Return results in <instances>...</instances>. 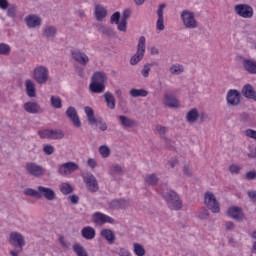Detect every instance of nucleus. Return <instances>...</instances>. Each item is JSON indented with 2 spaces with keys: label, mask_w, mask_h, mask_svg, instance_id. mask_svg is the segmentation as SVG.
Segmentation results:
<instances>
[{
  "label": "nucleus",
  "mask_w": 256,
  "mask_h": 256,
  "mask_svg": "<svg viewBox=\"0 0 256 256\" xmlns=\"http://www.w3.org/2000/svg\"><path fill=\"white\" fill-rule=\"evenodd\" d=\"M95 17L97 21H101L107 17V9L100 4L95 6Z\"/></svg>",
  "instance_id": "29"
},
{
  "label": "nucleus",
  "mask_w": 256,
  "mask_h": 256,
  "mask_svg": "<svg viewBox=\"0 0 256 256\" xmlns=\"http://www.w3.org/2000/svg\"><path fill=\"white\" fill-rule=\"evenodd\" d=\"M92 221L96 225H104V223H110V224L115 223V220L112 217L101 212H95L92 215Z\"/></svg>",
  "instance_id": "13"
},
{
  "label": "nucleus",
  "mask_w": 256,
  "mask_h": 256,
  "mask_svg": "<svg viewBox=\"0 0 256 256\" xmlns=\"http://www.w3.org/2000/svg\"><path fill=\"white\" fill-rule=\"evenodd\" d=\"M99 153L104 159H107V157L111 155V149H109L106 145H102L99 148Z\"/></svg>",
  "instance_id": "43"
},
{
  "label": "nucleus",
  "mask_w": 256,
  "mask_h": 256,
  "mask_svg": "<svg viewBox=\"0 0 256 256\" xmlns=\"http://www.w3.org/2000/svg\"><path fill=\"white\" fill-rule=\"evenodd\" d=\"M26 95L30 98L37 97V89L35 88V82L31 79L25 81Z\"/></svg>",
  "instance_id": "24"
},
{
  "label": "nucleus",
  "mask_w": 256,
  "mask_h": 256,
  "mask_svg": "<svg viewBox=\"0 0 256 256\" xmlns=\"http://www.w3.org/2000/svg\"><path fill=\"white\" fill-rule=\"evenodd\" d=\"M72 249L77 256H89V253H87V250H85V247H83L79 243H74L72 246Z\"/></svg>",
  "instance_id": "33"
},
{
  "label": "nucleus",
  "mask_w": 256,
  "mask_h": 256,
  "mask_svg": "<svg viewBox=\"0 0 256 256\" xmlns=\"http://www.w3.org/2000/svg\"><path fill=\"white\" fill-rule=\"evenodd\" d=\"M245 179L247 181H253L254 179H256V171L252 170V171L247 172L245 174Z\"/></svg>",
  "instance_id": "54"
},
{
  "label": "nucleus",
  "mask_w": 256,
  "mask_h": 256,
  "mask_svg": "<svg viewBox=\"0 0 256 256\" xmlns=\"http://www.w3.org/2000/svg\"><path fill=\"white\" fill-rule=\"evenodd\" d=\"M43 35L46 39H51V37H55L57 35V28L54 26H48L43 30Z\"/></svg>",
  "instance_id": "37"
},
{
  "label": "nucleus",
  "mask_w": 256,
  "mask_h": 256,
  "mask_svg": "<svg viewBox=\"0 0 256 256\" xmlns=\"http://www.w3.org/2000/svg\"><path fill=\"white\" fill-rule=\"evenodd\" d=\"M123 172V168L116 164L113 168L110 169V175H120Z\"/></svg>",
  "instance_id": "51"
},
{
  "label": "nucleus",
  "mask_w": 256,
  "mask_h": 256,
  "mask_svg": "<svg viewBox=\"0 0 256 256\" xmlns=\"http://www.w3.org/2000/svg\"><path fill=\"white\" fill-rule=\"evenodd\" d=\"M43 151L45 155H53V153H55V147H53L51 144H46L43 147Z\"/></svg>",
  "instance_id": "49"
},
{
  "label": "nucleus",
  "mask_w": 256,
  "mask_h": 256,
  "mask_svg": "<svg viewBox=\"0 0 256 256\" xmlns=\"http://www.w3.org/2000/svg\"><path fill=\"white\" fill-rule=\"evenodd\" d=\"M118 255H120V256H129V255H131V253L126 248H120L119 252H118Z\"/></svg>",
  "instance_id": "61"
},
{
  "label": "nucleus",
  "mask_w": 256,
  "mask_h": 256,
  "mask_svg": "<svg viewBox=\"0 0 256 256\" xmlns=\"http://www.w3.org/2000/svg\"><path fill=\"white\" fill-rule=\"evenodd\" d=\"M23 109L26 111V113H31L32 115L43 113V109L36 102H25L23 104Z\"/></svg>",
  "instance_id": "18"
},
{
  "label": "nucleus",
  "mask_w": 256,
  "mask_h": 256,
  "mask_svg": "<svg viewBox=\"0 0 256 256\" xmlns=\"http://www.w3.org/2000/svg\"><path fill=\"white\" fill-rule=\"evenodd\" d=\"M179 163V160L177 158H172L168 161V165H170L171 169H175V165Z\"/></svg>",
  "instance_id": "62"
},
{
  "label": "nucleus",
  "mask_w": 256,
  "mask_h": 256,
  "mask_svg": "<svg viewBox=\"0 0 256 256\" xmlns=\"http://www.w3.org/2000/svg\"><path fill=\"white\" fill-rule=\"evenodd\" d=\"M129 17H131V10L125 9V10L123 11V13H122L121 19H122L123 21H127V19H129Z\"/></svg>",
  "instance_id": "56"
},
{
  "label": "nucleus",
  "mask_w": 256,
  "mask_h": 256,
  "mask_svg": "<svg viewBox=\"0 0 256 256\" xmlns=\"http://www.w3.org/2000/svg\"><path fill=\"white\" fill-rule=\"evenodd\" d=\"M8 243L11 245V247H14V249L9 251V254L11 256H21V253H23V248L26 245L25 242V236L17 231H12L9 234Z\"/></svg>",
  "instance_id": "1"
},
{
  "label": "nucleus",
  "mask_w": 256,
  "mask_h": 256,
  "mask_svg": "<svg viewBox=\"0 0 256 256\" xmlns=\"http://www.w3.org/2000/svg\"><path fill=\"white\" fill-rule=\"evenodd\" d=\"M242 95L243 97H245V99H251L256 103V91L253 85L251 84L244 85L242 88Z\"/></svg>",
  "instance_id": "21"
},
{
  "label": "nucleus",
  "mask_w": 256,
  "mask_h": 256,
  "mask_svg": "<svg viewBox=\"0 0 256 256\" xmlns=\"http://www.w3.org/2000/svg\"><path fill=\"white\" fill-rule=\"evenodd\" d=\"M117 29L118 31H122L125 33V31H127V20H120V22H118L117 24Z\"/></svg>",
  "instance_id": "53"
},
{
  "label": "nucleus",
  "mask_w": 256,
  "mask_h": 256,
  "mask_svg": "<svg viewBox=\"0 0 256 256\" xmlns=\"http://www.w3.org/2000/svg\"><path fill=\"white\" fill-rule=\"evenodd\" d=\"M226 101L231 107L241 105V92L237 89H230L226 95Z\"/></svg>",
  "instance_id": "10"
},
{
  "label": "nucleus",
  "mask_w": 256,
  "mask_h": 256,
  "mask_svg": "<svg viewBox=\"0 0 256 256\" xmlns=\"http://www.w3.org/2000/svg\"><path fill=\"white\" fill-rule=\"evenodd\" d=\"M71 57L76 61V63H79L80 65H83L84 67L89 63V56L87 54L81 52L79 49H75L71 51Z\"/></svg>",
  "instance_id": "16"
},
{
  "label": "nucleus",
  "mask_w": 256,
  "mask_h": 256,
  "mask_svg": "<svg viewBox=\"0 0 256 256\" xmlns=\"http://www.w3.org/2000/svg\"><path fill=\"white\" fill-rule=\"evenodd\" d=\"M81 235L83 239L91 241L92 239H95V235H97V232L95 231V228L91 226H86L81 230Z\"/></svg>",
  "instance_id": "23"
},
{
  "label": "nucleus",
  "mask_w": 256,
  "mask_h": 256,
  "mask_svg": "<svg viewBox=\"0 0 256 256\" xmlns=\"http://www.w3.org/2000/svg\"><path fill=\"white\" fill-rule=\"evenodd\" d=\"M84 182L91 193L99 191V183H97V178L92 173L88 172L84 175Z\"/></svg>",
  "instance_id": "12"
},
{
  "label": "nucleus",
  "mask_w": 256,
  "mask_h": 256,
  "mask_svg": "<svg viewBox=\"0 0 256 256\" xmlns=\"http://www.w3.org/2000/svg\"><path fill=\"white\" fill-rule=\"evenodd\" d=\"M162 197L166 201V204L169 209L173 211H181L183 209V202L181 197L174 190H163Z\"/></svg>",
  "instance_id": "2"
},
{
  "label": "nucleus",
  "mask_w": 256,
  "mask_h": 256,
  "mask_svg": "<svg viewBox=\"0 0 256 256\" xmlns=\"http://www.w3.org/2000/svg\"><path fill=\"white\" fill-rule=\"evenodd\" d=\"M151 72V68L147 66L146 64L143 66V69L141 70V75L147 79L149 77V73Z\"/></svg>",
  "instance_id": "55"
},
{
  "label": "nucleus",
  "mask_w": 256,
  "mask_h": 256,
  "mask_svg": "<svg viewBox=\"0 0 256 256\" xmlns=\"http://www.w3.org/2000/svg\"><path fill=\"white\" fill-rule=\"evenodd\" d=\"M107 107L109 109H115V96L111 92H106L103 94Z\"/></svg>",
  "instance_id": "32"
},
{
  "label": "nucleus",
  "mask_w": 256,
  "mask_h": 256,
  "mask_svg": "<svg viewBox=\"0 0 256 256\" xmlns=\"http://www.w3.org/2000/svg\"><path fill=\"white\" fill-rule=\"evenodd\" d=\"M77 169H79V165L77 163L66 162L59 167L58 173L60 175H71V173H75Z\"/></svg>",
  "instance_id": "15"
},
{
  "label": "nucleus",
  "mask_w": 256,
  "mask_h": 256,
  "mask_svg": "<svg viewBox=\"0 0 256 256\" xmlns=\"http://www.w3.org/2000/svg\"><path fill=\"white\" fill-rule=\"evenodd\" d=\"M11 53V46L9 44L0 43V55H10Z\"/></svg>",
  "instance_id": "42"
},
{
  "label": "nucleus",
  "mask_w": 256,
  "mask_h": 256,
  "mask_svg": "<svg viewBox=\"0 0 256 256\" xmlns=\"http://www.w3.org/2000/svg\"><path fill=\"white\" fill-rule=\"evenodd\" d=\"M63 137H65V134L61 129H57V130L50 129L51 140L63 139Z\"/></svg>",
  "instance_id": "38"
},
{
  "label": "nucleus",
  "mask_w": 256,
  "mask_h": 256,
  "mask_svg": "<svg viewBox=\"0 0 256 256\" xmlns=\"http://www.w3.org/2000/svg\"><path fill=\"white\" fill-rule=\"evenodd\" d=\"M183 173L184 175H187V177H191L193 175V173L191 172V168H189V166L187 165H184Z\"/></svg>",
  "instance_id": "60"
},
{
  "label": "nucleus",
  "mask_w": 256,
  "mask_h": 256,
  "mask_svg": "<svg viewBox=\"0 0 256 256\" xmlns=\"http://www.w3.org/2000/svg\"><path fill=\"white\" fill-rule=\"evenodd\" d=\"M143 57H145V52L142 50H137V52L131 57L130 65H137Z\"/></svg>",
  "instance_id": "35"
},
{
  "label": "nucleus",
  "mask_w": 256,
  "mask_h": 256,
  "mask_svg": "<svg viewBox=\"0 0 256 256\" xmlns=\"http://www.w3.org/2000/svg\"><path fill=\"white\" fill-rule=\"evenodd\" d=\"M234 11L243 19H251L253 17V7L249 4H238L234 6Z\"/></svg>",
  "instance_id": "8"
},
{
  "label": "nucleus",
  "mask_w": 256,
  "mask_h": 256,
  "mask_svg": "<svg viewBox=\"0 0 256 256\" xmlns=\"http://www.w3.org/2000/svg\"><path fill=\"white\" fill-rule=\"evenodd\" d=\"M33 79L38 85H45L49 81V70L43 65H37L33 71Z\"/></svg>",
  "instance_id": "6"
},
{
  "label": "nucleus",
  "mask_w": 256,
  "mask_h": 256,
  "mask_svg": "<svg viewBox=\"0 0 256 256\" xmlns=\"http://www.w3.org/2000/svg\"><path fill=\"white\" fill-rule=\"evenodd\" d=\"M228 217L231 219H235V221H243L245 219V213H243V209L239 206L229 207L227 210Z\"/></svg>",
  "instance_id": "14"
},
{
  "label": "nucleus",
  "mask_w": 256,
  "mask_h": 256,
  "mask_svg": "<svg viewBox=\"0 0 256 256\" xmlns=\"http://www.w3.org/2000/svg\"><path fill=\"white\" fill-rule=\"evenodd\" d=\"M170 73L172 75H181V73H183V66L182 65H172L170 68Z\"/></svg>",
  "instance_id": "45"
},
{
  "label": "nucleus",
  "mask_w": 256,
  "mask_h": 256,
  "mask_svg": "<svg viewBox=\"0 0 256 256\" xmlns=\"http://www.w3.org/2000/svg\"><path fill=\"white\" fill-rule=\"evenodd\" d=\"M229 171L232 175H239V173H241V167L236 164H231L229 166Z\"/></svg>",
  "instance_id": "48"
},
{
  "label": "nucleus",
  "mask_w": 256,
  "mask_h": 256,
  "mask_svg": "<svg viewBox=\"0 0 256 256\" xmlns=\"http://www.w3.org/2000/svg\"><path fill=\"white\" fill-rule=\"evenodd\" d=\"M247 195L251 199L252 203H256V191H248Z\"/></svg>",
  "instance_id": "59"
},
{
  "label": "nucleus",
  "mask_w": 256,
  "mask_h": 256,
  "mask_svg": "<svg viewBox=\"0 0 256 256\" xmlns=\"http://www.w3.org/2000/svg\"><path fill=\"white\" fill-rule=\"evenodd\" d=\"M46 199V201H55L57 194L53 188H47L45 186H38V199Z\"/></svg>",
  "instance_id": "11"
},
{
  "label": "nucleus",
  "mask_w": 256,
  "mask_h": 256,
  "mask_svg": "<svg viewBox=\"0 0 256 256\" xmlns=\"http://www.w3.org/2000/svg\"><path fill=\"white\" fill-rule=\"evenodd\" d=\"M66 116L72 121L74 127H81V120L79 119V115L77 114L75 107L69 106L66 110Z\"/></svg>",
  "instance_id": "17"
},
{
  "label": "nucleus",
  "mask_w": 256,
  "mask_h": 256,
  "mask_svg": "<svg viewBox=\"0 0 256 256\" xmlns=\"http://www.w3.org/2000/svg\"><path fill=\"white\" fill-rule=\"evenodd\" d=\"M84 111L89 125H96V127H99L100 131H107V123L105 120H103V118L97 119L95 117V110H93V108L86 106Z\"/></svg>",
  "instance_id": "4"
},
{
  "label": "nucleus",
  "mask_w": 256,
  "mask_h": 256,
  "mask_svg": "<svg viewBox=\"0 0 256 256\" xmlns=\"http://www.w3.org/2000/svg\"><path fill=\"white\" fill-rule=\"evenodd\" d=\"M38 135L40 139H51V129L39 130Z\"/></svg>",
  "instance_id": "46"
},
{
  "label": "nucleus",
  "mask_w": 256,
  "mask_h": 256,
  "mask_svg": "<svg viewBox=\"0 0 256 256\" xmlns=\"http://www.w3.org/2000/svg\"><path fill=\"white\" fill-rule=\"evenodd\" d=\"M144 183H146V185L149 187H155L159 183V177L155 173L146 174L144 177Z\"/></svg>",
  "instance_id": "25"
},
{
  "label": "nucleus",
  "mask_w": 256,
  "mask_h": 256,
  "mask_svg": "<svg viewBox=\"0 0 256 256\" xmlns=\"http://www.w3.org/2000/svg\"><path fill=\"white\" fill-rule=\"evenodd\" d=\"M119 121L122 127H135V125H137V121H135V119H131L125 115H120Z\"/></svg>",
  "instance_id": "31"
},
{
  "label": "nucleus",
  "mask_w": 256,
  "mask_h": 256,
  "mask_svg": "<svg viewBox=\"0 0 256 256\" xmlns=\"http://www.w3.org/2000/svg\"><path fill=\"white\" fill-rule=\"evenodd\" d=\"M134 247V253L137 256H145V247H143V245L139 244V243H134L133 244Z\"/></svg>",
  "instance_id": "41"
},
{
  "label": "nucleus",
  "mask_w": 256,
  "mask_h": 256,
  "mask_svg": "<svg viewBox=\"0 0 256 256\" xmlns=\"http://www.w3.org/2000/svg\"><path fill=\"white\" fill-rule=\"evenodd\" d=\"M61 103H62L61 98L51 96V105H52V107H54L55 109H61V107H62Z\"/></svg>",
  "instance_id": "44"
},
{
  "label": "nucleus",
  "mask_w": 256,
  "mask_h": 256,
  "mask_svg": "<svg viewBox=\"0 0 256 256\" xmlns=\"http://www.w3.org/2000/svg\"><path fill=\"white\" fill-rule=\"evenodd\" d=\"M60 192L62 195H71V193H73V187L69 183H62L60 186Z\"/></svg>",
  "instance_id": "39"
},
{
  "label": "nucleus",
  "mask_w": 256,
  "mask_h": 256,
  "mask_svg": "<svg viewBox=\"0 0 256 256\" xmlns=\"http://www.w3.org/2000/svg\"><path fill=\"white\" fill-rule=\"evenodd\" d=\"M121 19V12L117 11L115 12L111 18H110V23L113 25V23H115V25H119V21Z\"/></svg>",
  "instance_id": "47"
},
{
  "label": "nucleus",
  "mask_w": 256,
  "mask_h": 256,
  "mask_svg": "<svg viewBox=\"0 0 256 256\" xmlns=\"http://www.w3.org/2000/svg\"><path fill=\"white\" fill-rule=\"evenodd\" d=\"M164 99V105L166 107H170V109H177V107H179V100H177V98L170 95H165Z\"/></svg>",
  "instance_id": "28"
},
{
  "label": "nucleus",
  "mask_w": 256,
  "mask_h": 256,
  "mask_svg": "<svg viewBox=\"0 0 256 256\" xmlns=\"http://www.w3.org/2000/svg\"><path fill=\"white\" fill-rule=\"evenodd\" d=\"M97 31L99 33H102V35H105L106 37H115V31H113V28L105 26L103 24H98L96 26Z\"/></svg>",
  "instance_id": "27"
},
{
  "label": "nucleus",
  "mask_w": 256,
  "mask_h": 256,
  "mask_svg": "<svg viewBox=\"0 0 256 256\" xmlns=\"http://www.w3.org/2000/svg\"><path fill=\"white\" fill-rule=\"evenodd\" d=\"M156 131H158L160 135H165L166 128L162 125H156Z\"/></svg>",
  "instance_id": "63"
},
{
  "label": "nucleus",
  "mask_w": 256,
  "mask_h": 256,
  "mask_svg": "<svg viewBox=\"0 0 256 256\" xmlns=\"http://www.w3.org/2000/svg\"><path fill=\"white\" fill-rule=\"evenodd\" d=\"M129 94L131 95V97H147V95H149V91L145 89L133 88L130 90Z\"/></svg>",
  "instance_id": "36"
},
{
  "label": "nucleus",
  "mask_w": 256,
  "mask_h": 256,
  "mask_svg": "<svg viewBox=\"0 0 256 256\" xmlns=\"http://www.w3.org/2000/svg\"><path fill=\"white\" fill-rule=\"evenodd\" d=\"M137 51H144L145 53V36H141L138 41Z\"/></svg>",
  "instance_id": "52"
},
{
  "label": "nucleus",
  "mask_w": 256,
  "mask_h": 256,
  "mask_svg": "<svg viewBox=\"0 0 256 256\" xmlns=\"http://www.w3.org/2000/svg\"><path fill=\"white\" fill-rule=\"evenodd\" d=\"M197 119H199V110H197V108H192L186 114V121L188 123H197Z\"/></svg>",
  "instance_id": "30"
},
{
  "label": "nucleus",
  "mask_w": 256,
  "mask_h": 256,
  "mask_svg": "<svg viewBox=\"0 0 256 256\" xmlns=\"http://www.w3.org/2000/svg\"><path fill=\"white\" fill-rule=\"evenodd\" d=\"M26 171L32 177H43L45 175V168L35 162L26 163Z\"/></svg>",
  "instance_id": "9"
},
{
  "label": "nucleus",
  "mask_w": 256,
  "mask_h": 256,
  "mask_svg": "<svg viewBox=\"0 0 256 256\" xmlns=\"http://www.w3.org/2000/svg\"><path fill=\"white\" fill-rule=\"evenodd\" d=\"M8 17H15L17 15V6L12 4L7 10Z\"/></svg>",
  "instance_id": "50"
},
{
  "label": "nucleus",
  "mask_w": 256,
  "mask_h": 256,
  "mask_svg": "<svg viewBox=\"0 0 256 256\" xmlns=\"http://www.w3.org/2000/svg\"><path fill=\"white\" fill-rule=\"evenodd\" d=\"M180 18L182 19V23L185 29H197L199 27V22L195 18V12L190 10H183L180 14Z\"/></svg>",
  "instance_id": "5"
},
{
  "label": "nucleus",
  "mask_w": 256,
  "mask_h": 256,
  "mask_svg": "<svg viewBox=\"0 0 256 256\" xmlns=\"http://www.w3.org/2000/svg\"><path fill=\"white\" fill-rule=\"evenodd\" d=\"M127 202L123 199H115L110 202L111 209H125Z\"/></svg>",
  "instance_id": "34"
},
{
  "label": "nucleus",
  "mask_w": 256,
  "mask_h": 256,
  "mask_svg": "<svg viewBox=\"0 0 256 256\" xmlns=\"http://www.w3.org/2000/svg\"><path fill=\"white\" fill-rule=\"evenodd\" d=\"M242 65L250 75H256V61L252 59H244Z\"/></svg>",
  "instance_id": "22"
},
{
  "label": "nucleus",
  "mask_w": 256,
  "mask_h": 256,
  "mask_svg": "<svg viewBox=\"0 0 256 256\" xmlns=\"http://www.w3.org/2000/svg\"><path fill=\"white\" fill-rule=\"evenodd\" d=\"M25 23L29 29H35V27H41V17L35 14H30L26 16Z\"/></svg>",
  "instance_id": "19"
},
{
  "label": "nucleus",
  "mask_w": 256,
  "mask_h": 256,
  "mask_svg": "<svg viewBox=\"0 0 256 256\" xmlns=\"http://www.w3.org/2000/svg\"><path fill=\"white\" fill-rule=\"evenodd\" d=\"M204 203L205 205H207L208 209L212 211V213H219V211H221V208L219 207V202L217 201L215 194L211 192L205 193Z\"/></svg>",
  "instance_id": "7"
},
{
  "label": "nucleus",
  "mask_w": 256,
  "mask_h": 256,
  "mask_svg": "<svg viewBox=\"0 0 256 256\" xmlns=\"http://www.w3.org/2000/svg\"><path fill=\"white\" fill-rule=\"evenodd\" d=\"M100 235L108 241L109 245H113V243H115V233L113 230L103 229L101 230Z\"/></svg>",
  "instance_id": "26"
},
{
  "label": "nucleus",
  "mask_w": 256,
  "mask_h": 256,
  "mask_svg": "<svg viewBox=\"0 0 256 256\" xmlns=\"http://www.w3.org/2000/svg\"><path fill=\"white\" fill-rule=\"evenodd\" d=\"M24 195H27L28 197H34L35 199H39V186L37 187V190L33 188H26L24 190Z\"/></svg>",
  "instance_id": "40"
},
{
  "label": "nucleus",
  "mask_w": 256,
  "mask_h": 256,
  "mask_svg": "<svg viewBox=\"0 0 256 256\" xmlns=\"http://www.w3.org/2000/svg\"><path fill=\"white\" fill-rule=\"evenodd\" d=\"M167 7V4L162 3L159 5L158 10H157V15H158V20L156 22V28L158 31H163L165 29V21L163 17V9Z\"/></svg>",
  "instance_id": "20"
},
{
  "label": "nucleus",
  "mask_w": 256,
  "mask_h": 256,
  "mask_svg": "<svg viewBox=\"0 0 256 256\" xmlns=\"http://www.w3.org/2000/svg\"><path fill=\"white\" fill-rule=\"evenodd\" d=\"M105 83H107V74L105 72H95L92 75L89 90L91 93H103L105 91Z\"/></svg>",
  "instance_id": "3"
},
{
  "label": "nucleus",
  "mask_w": 256,
  "mask_h": 256,
  "mask_svg": "<svg viewBox=\"0 0 256 256\" xmlns=\"http://www.w3.org/2000/svg\"><path fill=\"white\" fill-rule=\"evenodd\" d=\"M68 199H69V201H71V203L73 204V205H77V203H79V196H77V195H71V196H68Z\"/></svg>",
  "instance_id": "58"
},
{
  "label": "nucleus",
  "mask_w": 256,
  "mask_h": 256,
  "mask_svg": "<svg viewBox=\"0 0 256 256\" xmlns=\"http://www.w3.org/2000/svg\"><path fill=\"white\" fill-rule=\"evenodd\" d=\"M247 155L250 159H256V148L252 149Z\"/></svg>",
  "instance_id": "64"
},
{
  "label": "nucleus",
  "mask_w": 256,
  "mask_h": 256,
  "mask_svg": "<svg viewBox=\"0 0 256 256\" xmlns=\"http://www.w3.org/2000/svg\"><path fill=\"white\" fill-rule=\"evenodd\" d=\"M87 165L88 167H90L91 169H95V167H97V161H95V159L93 158H89L87 160Z\"/></svg>",
  "instance_id": "57"
}]
</instances>
